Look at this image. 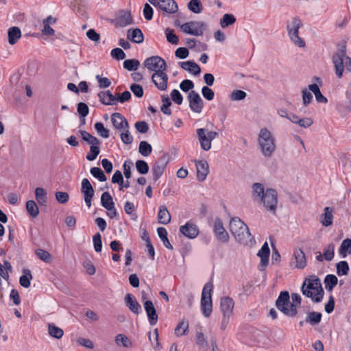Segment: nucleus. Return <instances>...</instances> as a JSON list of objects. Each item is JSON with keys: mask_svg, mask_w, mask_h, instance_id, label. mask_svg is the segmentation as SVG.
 <instances>
[{"mask_svg": "<svg viewBox=\"0 0 351 351\" xmlns=\"http://www.w3.org/2000/svg\"><path fill=\"white\" fill-rule=\"evenodd\" d=\"M157 232L158 237L162 240L163 245L168 249L172 250L173 249V246L170 243L168 238H167V232L166 229L163 227H159L157 228Z\"/></svg>", "mask_w": 351, "mask_h": 351, "instance_id": "obj_41", "label": "nucleus"}, {"mask_svg": "<svg viewBox=\"0 0 351 351\" xmlns=\"http://www.w3.org/2000/svg\"><path fill=\"white\" fill-rule=\"evenodd\" d=\"M90 171L93 176L97 178L100 182H104L107 180L104 173L99 167H92Z\"/></svg>", "mask_w": 351, "mask_h": 351, "instance_id": "obj_58", "label": "nucleus"}, {"mask_svg": "<svg viewBox=\"0 0 351 351\" xmlns=\"http://www.w3.org/2000/svg\"><path fill=\"white\" fill-rule=\"evenodd\" d=\"M301 290L304 295L311 298L314 302H320L323 299L324 291L321 281L315 275L304 280Z\"/></svg>", "mask_w": 351, "mask_h": 351, "instance_id": "obj_1", "label": "nucleus"}, {"mask_svg": "<svg viewBox=\"0 0 351 351\" xmlns=\"http://www.w3.org/2000/svg\"><path fill=\"white\" fill-rule=\"evenodd\" d=\"M79 132L80 133L82 139L88 144L90 145V146L101 145V142L99 139L86 131L80 130Z\"/></svg>", "mask_w": 351, "mask_h": 351, "instance_id": "obj_34", "label": "nucleus"}, {"mask_svg": "<svg viewBox=\"0 0 351 351\" xmlns=\"http://www.w3.org/2000/svg\"><path fill=\"white\" fill-rule=\"evenodd\" d=\"M197 177L199 181L206 180L209 173V166L206 160L196 161Z\"/></svg>", "mask_w": 351, "mask_h": 351, "instance_id": "obj_23", "label": "nucleus"}, {"mask_svg": "<svg viewBox=\"0 0 351 351\" xmlns=\"http://www.w3.org/2000/svg\"><path fill=\"white\" fill-rule=\"evenodd\" d=\"M35 197L40 205H46L47 202V191L43 188L38 187L36 189Z\"/></svg>", "mask_w": 351, "mask_h": 351, "instance_id": "obj_37", "label": "nucleus"}, {"mask_svg": "<svg viewBox=\"0 0 351 351\" xmlns=\"http://www.w3.org/2000/svg\"><path fill=\"white\" fill-rule=\"evenodd\" d=\"M95 129L96 130L97 134L105 138H107L110 136V131L107 128H106L104 124L101 122H97L95 124Z\"/></svg>", "mask_w": 351, "mask_h": 351, "instance_id": "obj_53", "label": "nucleus"}, {"mask_svg": "<svg viewBox=\"0 0 351 351\" xmlns=\"http://www.w3.org/2000/svg\"><path fill=\"white\" fill-rule=\"evenodd\" d=\"M140 66V62L135 59H128L123 62V67L131 71H136Z\"/></svg>", "mask_w": 351, "mask_h": 351, "instance_id": "obj_51", "label": "nucleus"}, {"mask_svg": "<svg viewBox=\"0 0 351 351\" xmlns=\"http://www.w3.org/2000/svg\"><path fill=\"white\" fill-rule=\"evenodd\" d=\"M81 192L84 195L86 206L90 208L91 206V200L94 196L95 191L87 178H84L82 181Z\"/></svg>", "mask_w": 351, "mask_h": 351, "instance_id": "obj_16", "label": "nucleus"}, {"mask_svg": "<svg viewBox=\"0 0 351 351\" xmlns=\"http://www.w3.org/2000/svg\"><path fill=\"white\" fill-rule=\"evenodd\" d=\"M99 101L104 105H114L117 102V97L113 95L110 90L101 91L98 93Z\"/></svg>", "mask_w": 351, "mask_h": 351, "instance_id": "obj_25", "label": "nucleus"}, {"mask_svg": "<svg viewBox=\"0 0 351 351\" xmlns=\"http://www.w3.org/2000/svg\"><path fill=\"white\" fill-rule=\"evenodd\" d=\"M99 152V145L90 146V152L86 156V159L89 161L95 160Z\"/></svg>", "mask_w": 351, "mask_h": 351, "instance_id": "obj_60", "label": "nucleus"}, {"mask_svg": "<svg viewBox=\"0 0 351 351\" xmlns=\"http://www.w3.org/2000/svg\"><path fill=\"white\" fill-rule=\"evenodd\" d=\"M213 289V285L211 282H208L203 287L201 297V309L203 315L208 317L212 313V299L211 293Z\"/></svg>", "mask_w": 351, "mask_h": 351, "instance_id": "obj_7", "label": "nucleus"}, {"mask_svg": "<svg viewBox=\"0 0 351 351\" xmlns=\"http://www.w3.org/2000/svg\"><path fill=\"white\" fill-rule=\"evenodd\" d=\"M162 105L160 107V110L165 114L169 116L171 114V110L169 106L171 105V101L167 95L162 96Z\"/></svg>", "mask_w": 351, "mask_h": 351, "instance_id": "obj_50", "label": "nucleus"}, {"mask_svg": "<svg viewBox=\"0 0 351 351\" xmlns=\"http://www.w3.org/2000/svg\"><path fill=\"white\" fill-rule=\"evenodd\" d=\"M111 56L117 60H123L125 58V53L120 48H115L111 51Z\"/></svg>", "mask_w": 351, "mask_h": 351, "instance_id": "obj_63", "label": "nucleus"}, {"mask_svg": "<svg viewBox=\"0 0 351 351\" xmlns=\"http://www.w3.org/2000/svg\"><path fill=\"white\" fill-rule=\"evenodd\" d=\"M276 306L279 311L289 317H295L298 313L295 305H293L290 302L289 293L287 291L280 293L276 301Z\"/></svg>", "mask_w": 351, "mask_h": 351, "instance_id": "obj_5", "label": "nucleus"}, {"mask_svg": "<svg viewBox=\"0 0 351 351\" xmlns=\"http://www.w3.org/2000/svg\"><path fill=\"white\" fill-rule=\"evenodd\" d=\"M138 152L142 156L145 157L148 156L152 152V147L147 141H141L139 144Z\"/></svg>", "mask_w": 351, "mask_h": 351, "instance_id": "obj_48", "label": "nucleus"}, {"mask_svg": "<svg viewBox=\"0 0 351 351\" xmlns=\"http://www.w3.org/2000/svg\"><path fill=\"white\" fill-rule=\"evenodd\" d=\"M270 250L267 242H265L261 250L258 251L257 255L261 258V263L258 265L260 271H264L265 267L269 263V256Z\"/></svg>", "mask_w": 351, "mask_h": 351, "instance_id": "obj_18", "label": "nucleus"}, {"mask_svg": "<svg viewBox=\"0 0 351 351\" xmlns=\"http://www.w3.org/2000/svg\"><path fill=\"white\" fill-rule=\"evenodd\" d=\"M196 132L201 148L204 151H208L211 148L212 141L218 136V133L214 131L209 132L205 128H199Z\"/></svg>", "mask_w": 351, "mask_h": 351, "instance_id": "obj_8", "label": "nucleus"}, {"mask_svg": "<svg viewBox=\"0 0 351 351\" xmlns=\"http://www.w3.org/2000/svg\"><path fill=\"white\" fill-rule=\"evenodd\" d=\"M258 142L263 155L270 158L276 149L275 138L271 132L265 128L261 129Z\"/></svg>", "mask_w": 351, "mask_h": 351, "instance_id": "obj_4", "label": "nucleus"}, {"mask_svg": "<svg viewBox=\"0 0 351 351\" xmlns=\"http://www.w3.org/2000/svg\"><path fill=\"white\" fill-rule=\"evenodd\" d=\"M188 8L195 14H199L202 11V5L200 0H191L188 3Z\"/></svg>", "mask_w": 351, "mask_h": 351, "instance_id": "obj_52", "label": "nucleus"}, {"mask_svg": "<svg viewBox=\"0 0 351 351\" xmlns=\"http://www.w3.org/2000/svg\"><path fill=\"white\" fill-rule=\"evenodd\" d=\"M180 232L189 239H194L198 235L199 229L195 224L187 222L180 227Z\"/></svg>", "mask_w": 351, "mask_h": 351, "instance_id": "obj_20", "label": "nucleus"}, {"mask_svg": "<svg viewBox=\"0 0 351 351\" xmlns=\"http://www.w3.org/2000/svg\"><path fill=\"white\" fill-rule=\"evenodd\" d=\"M94 249L95 252H99L102 249L101 236L99 233H96L93 237Z\"/></svg>", "mask_w": 351, "mask_h": 351, "instance_id": "obj_61", "label": "nucleus"}, {"mask_svg": "<svg viewBox=\"0 0 351 351\" xmlns=\"http://www.w3.org/2000/svg\"><path fill=\"white\" fill-rule=\"evenodd\" d=\"M101 204L107 210L111 209L114 206L112 197L108 192H104L101 195Z\"/></svg>", "mask_w": 351, "mask_h": 351, "instance_id": "obj_39", "label": "nucleus"}, {"mask_svg": "<svg viewBox=\"0 0 351 351\" xmlns=\"http://www.w3.org/2000/svg\"><path fill=\"white\" fill-rule=\"evenodd\" d=\"M295 259V267L302 269L306 265L305 254L301 249H295L293 253Z\"/></svg>", "mask_w": 351, "mask_h": 351, "instance_id": "obj_29", "label": "nucleus"}, {"mask_svg": "<svg viewBox=\"0 0 351 351\" xmlns=\"http://www.w3.org/2000/svg\"><path fill=\"white\" fill-rule=\"evenodd\" d=\"M332 61L334 64L335 73L339 79L346 72L351 71V58L346 54V47L342 45L332 56Z\"/></svg>", "mask_w": 351, "mask_h": 351, "instance_id": "obj_3", "label": "nucleus"}, {"mask_svg": "<svg viewBox=\"0 0 351 351\" xmlns=\"http://www.w3.org/2000/svg\"><path fill=\"white\" fill-rule=\"evenodd\" d=\"M155 7H158L166 13L172 14L177 12L178 6L174 0H148Z\"/></svg>", "mask_w": 351, "mask_h": 351, "instance_id": "obj_10", "label": "nucleus"}, {"mask_svg": "<svg viewBox=\"0 0 351 351\" xmlns=\"http://www.w3.org/2000/svg\"><path fill=\"white\" fill-rule=\"evenodd\" d=\"M36 254L40 260L45 263H49L52 261L51 254L43 249H38L36 250Z\"/></svg>", "mask_w": 351, "mask_h": 351, "instance_id": "obj_56", "label": "nucleus"}, {"mask_svg": "<svg viewBox=\"0 0 351 351\" xmlns=\"http://www.w3.org/2000/svg\"><path fill=\"white\" fill-rule=\"evenodd\" d=\"M124 301L126 306L133 313L138 314L141 312V306L132 294L127 293L125 296Z\"/></svg>", "mask_w": 351, "mask_h": 351, "instance_id": "obj_22", "label": "nucleus"}, {"mask_svg": "<svg viewBox=\"0 0 351 351\" xmlns=\"http://www.w3.org/2000/svg\"><path fill=\"white\" fill-rule=\"evenodd\" d=\"M143 306L150 325H155L158 321V315L153 302L151 300H145L143 302Z\"/></svg>", "mask_w": 351, "mask_h": 351, "instance_id": "obj_19", "label": "nucleus"}, {"mask_svg": "<svg viewBox=\"0 0 351 351\" xmlns=\"http://www.w3.org/2000/svg\"><path fill=\"white\" fill-rule=\"evenodd\" d=\"M23 273V275L21 276L19 279L20 285L25 288H28L30 286V280L32 278V275L30 270L27 269H24Z\"/></svg>", "mask_w": 351, "mask_h": 351, "instance_id": "obj_42", "label": "nucleus"}, {"mask_svg": "<svg viewBox=\"0 0 351 351\" xmlns=\"http://www.w3.org/2000/svg\"><path fill=\"white\" fill-rule=\"evenodd\" d=\"M302 25L301 21L298 18H292L287 22V30L289 37L292 43L299 47H304V40L299 36V29Z\"/></svg>", "mask_w": 351, "mask_h": 351, "instance_id": "obj_6", "label": "nucleus"}, {"mask_svg": "<svg viewBox=\"0 0 351 351\" xmlns=\"http://www.w3.org/2000/svg\"><path fill=\"white\" fill-rule=\"evenodd\" d=\"M278 194L276 190L273 189H267L265 191V195L260 199L263 202L265 206L269 210L275 212L277 205Z\"/></svg>", "mask_w": 351, "mask_h": 351, "instance_id": "obj_11", "label": "nucleus"}, {"mask_svg": "<svg viewBox=\"0 0 351 351\" xmlns=\"http://www.w3.org/2000/svg\"><path fill=\"white\" fill-rule=\"evenodd\" d=\"M130 90L134 93V95L138 98H141L143 96V93H144L143 88L139 84H131Z\"/></svg>", "mask_w": 351, "mask_h": 351, "instance_id": "obj_64", "label": "nucleus"}, {"mask_svg": "<svg viewBox=\"0 0 351 351\" xmlns=\"http://www.w3.org/2000/svg\"><path fill=\"white\" fill-rule=\"evenodd\" d=\"M324 282L326 289L328 291H331L337 285L338 278L335 275L328 274L325 277Z\"/></svg>", "mask_w": 351, "mask_h": 351, "instance_id": "obj_40", "label": "nucleus"}, {"mask_svg": "<svg viewBox=\"0 0 351 351\" xmlns=\"http://www.w3.org/2000/svg\"><path fill=\"white\" fill-rule=\"evenodd\" d=\"M8 42L10 45L15 44L21 36V32L18 27H12L8 32Z\"/></svg>", "mask_w": 351, "mask_h": 351, "instance_id": "obj_33", "label": "nucleus"}, {"mask_svg": "<svg viewBox=\"0 0 351 351\" xmlns=\"http://www.w3.org/2000/svg\"><path fill=\"white\" fill-rule=\"evenodd\" d=\"M213 231L219 241L223 243H226L228 241L229 235L223 228L221 220L218 217L215 220Z\"/></svg>", "mask_w": 351, "mask_h": 351, "instance_id": "obj_17", "label": "nucleus"}, {"mask_svg": "<svg viewBox=\"0 0 351 351\" xmlns=\"http://www.w3.org/2000/svg\"><path fill=\"white\" fill-rule=\"evenodd\" d=\"M335 254V245L330 243L327 245L323 250V256L327 261H330L334 258Z\"/></svg>", "mask_w": 351, "mask_h": 351, "instance_id": "obj_47", "label": "nucleus"}, {"mask_svg": "<svg viewBox=\"0 0 351 351\" xmlns=\"http://www.w3.org/2000/svg\"><path fill=\"white\" fill-rule=\"evenodd\" d=\"M246 93L241 90H234L230 95V99L233 101H241L246 97Z\"/></svg>", "mask_w": 351, "mask_h": 351, "instance_id": "obj_62", "label": "nucleus"}, {"mask_svg": "<svg viewBox=\"0 0 351 351\" xmlns=\"http://www.w3.org/2000/svg\"><path fill=\"white\" fill-rule=\"evenodd\" d=\"M289 120L292 123L298 124L300 127L304 128L310 127L313 123V120L311 118L306 117V118L301 119L298 116L293 114H290Z\"/></svg>", "mask_w": 351, "mask_h": 351, "instance_id": "obj_28", "label": "nucleus"}, {"mask_svg": "<svg viewBox=\"0 0 351 351\" xmlns=\"http://www.w3.org/2000/svg\"><path fill=\"white\" fill-rule=\"evenodd\" d=\"M333 209L330 207H326L324 208V213L321 216V223L322 224L325 226H329L332 223V219H333V215H332Z\"/></svg>", "mask_w": 351, "mask_h": 351, "instance_id": "obj_31", "label": "nucleus"}, {"mask_svg": "<svg viewBox=\"0 0 351 351\" xmlns=\"http://www.w3.org/2000/svg\"><path fill=\"white\" fill-rule=\"evenodd\" d=\"M346 101L345 103H339L337 106V109L340 112H348L351 110V93L347 91L346 93Z\"/></svg>", "mask_w": 351, "mask_h": 351, "instance_id": "obj_35", "label": "nucleus"}, {"mask_svg": "<svg viewBox=\"0 0 351 351\" xmlns=\"http://www.w3.org/2000/svg\"><path fill=\"white\" fill-rule=\"evenodd\" d=\"M189 107L193 112L200 113L203 108V100L198 93L191 90L188 95Z\"/></svg>", "mask_w": 351, "mask_h": 351, "instance_id": "obj_14", "label": "nucleus"}, {"mask_svg": "<svg viewBox=\"0 0 351 351\" xmlns=\"http://www.w3.org/2000/svg\"><path fill=\"white\" fill-rule=\"evenodd\" d=\"M136 168L141 174H146L149 171L147 163L142 160H138L136 162Z\"/></svg>", "mask_w": 351, "mask_h": 351, "instance_id": "obj_59", "label": "nucleus"}, {"mask_svg": "<svg viewBox=\"0 0 351 351\" xmlns=\"http://www.w3.org/2000/svg\"><path fill=\"white\" fill-rule=\"evenodd\" d=\"M179 64L182 69L193 73L195 75H199L201 72L199 66L195 62H179Z\"/></svg>", "mask_w": 351, "mask_h": 351, "instance_id": "obj_27", "label": "nucleus"}, {"mask_svg": "<svg viewBox=\"0 0 351 351\" xmlns=\"http://www.w3.org/2000/svg\"><path fill=\"white\" fill-rule=\"evenodd\" d=\"M189 328V324L184 321L180 322L175 328V334L178 337L182 336L186 334Z\"/></svg>", "mask_w": 351, "mask_h": 351, "instance_id": "obj_54", "label": "nucleus"}, {"mask_svg": "<svg viewBox=\"0 0 351 351\" xmlns=\"http://www.w3.org/2000/svg\"><path fill=\"white\" fill-rule=\"evenodd\" d=\"M116 27H124L133 23L130 12L128 10H120L116 17L112 20Z\"/></svg>", "mask_w": 351, "mask_h": 351, "instance_id": "obj_13", "label": "nucleus"}, {"mask_svg": "<svg viewBox=\"0 0 351 351\" xmlns=\"http://www.w3.org/2000/svg\"><path fill=\"white\" fill-rule=\"evenodd\" d=\"M158 219V222L161 224L166 225L170 223L171 215L165 206L162 205L160 206Z\"/></svg>", "mask_w": 351, "mask_h": 351, "instance_id": "obj_30", "label": "nucleus"}, {"mask_svg": "<svg viewBox=\"0 0 351 351\" xmlns=\"http://www.w3.org/2000/svg\"><path fill=\"white\" fill-rule=\"evenodd\" d=\"M252 192L254 198L255 199H258L259 200L265 193L263 185L261 183H254L253 184Z\"/></svg>", "mask_w": 351, "mask_h": 351, "instance_id": "obj_46", "label": "nucleus"}, {"mask_svg": "<svg viewBox=\"0 0 351 351\" xmlns=\"http://www.w3.org/2000/svg\"><path fill=\"white\" fill-rule=\"evenodd\" d=\"M111 121L113 126L117 130H122L128 128V123L126 119L120 113H113L111 116Z\"/></svg>", "mask_w": 351, "mask_h": 351, "instance_id": "obj_24", "label": "nucleus"}, {"mask_svg": "<svg viewBox=\"0 0 351 351\" xmlns=\"http://www.w3.org/2000/svg\"><path fill=\"white\" fill-rule=\"evenodd\" d=\"M234 306V300L230 297H224L221 299L220 309L223 315L231 317Z\"/></svg>", "mask_w": 351, "mask_h": 351, "instance_id": "obj_21", "label": "nucleus"}, {"mask_svg": "<svg viewBox=\"0 0 351 351\" xmlns=\"http://www.w3.org/2000/svg\"><path fill=\"white\" fill-rule=\"evenodd\" d=\"M193 36H202L206 28V24L203 21H191Z\"/></svg>", "mask_w": 351, "mask_h": 351, "instance_id": "obj_32", "label": "nucleus"}, {"mask_svg": "<svg viewBox=\"0 0 351 351\" xmlns=\"http://www.w3.org/2000/svg\"><path fill=\"white\" fill-rule=\"evenodd\" d=\"M127 38L135 43H142L144 40L142 31L139 28L130 29L127 32Z\"/></svg>", "mask_w": 351, "mask_h": 351, "instance_id": "obj_26", "label": "nucleus"}, {"mask_svg": "<svg viewBox=\"0 0 351 351\" xmlns=\"http://www.w3.org/2000/svg\"><path fill=\"white\" fill-rule=\"evenodd\" d=\"M236 22L235 16L232 14H225L220 19V25L222 28H226Z\"/></svg>", "mask_w": 351, "mask_h": 351, "instance_id": "obj_45", "label": "nucleus"}, {"mask_svg": "<svg viewBox=\"0 0 351 351\" xmlns=\"http://www.w3.org/2000/svg\"><path fill=\"white\" fill-rule=\"evenodd\" d=\"M322 314L318 312H310L308 313L305 322L314 326L318 324L321 322Z\"/></svg>", "mask_w": 351, "mask_h": 351, "instance_id": "obj_43", "label": "nucleus"}, {"mask_svg": "<svg viewBox=\"0 0 351 351\" xmlns=\"http://www.w3.org/2000/svg\"><path fill=\"white\" fill-rule=\"evenodd\" d=\"M168 161V156L167 155H162L154 163L152 171L153 173V179L155 182L157 181L162 175Z\"/></svg>", "mask_w": 351, "mask_h": 351, "instance_id": "obj_12", "label": "nucleus"}, {"mask_svg": "<svg viewBox=\"0 0 351 351\" xmlns=\"http://www.w3.org/2000/svg\"><path fill=\"white\" fill-rule=\"evenodd\" d=\"M26 209L32 217L36 218L38 217L39 210L34 200H29L26 202Z\"/></svg>", "mask_w": 351, "mask_h": 351, "instance_id": "obj_44", "label": "nucleus"}, {"mask_svg": "<svg viewBox=\"0 0 351 351\" xmlns=\"http://www.w3.org/2000/svg\"><path fill=\"white\" fill-rule=\"evenodd\" d=\"M168 80V75L165 71H158L157 73H154L152 75V82L158 90L162 91L167 89Z\"/></svg>", "mask_w": 351, "mask_h": 351, "instance_id": "obj_15", "label": "nucleus"}, {"mask_svg": "<svg viewBox=\"0 0 351 351\" xmlns=\"http://www.w3.org/2000/svg\"><path fill=\"white\" fill-rule=\"evenodd\" d=\"M165 34L167 40L169 43L173 45H178L179 43L178 37L174 34V31L172 29L167 28L165 30Z\"/></svg>", "mask_w": 351, "mask_h": 351, "instance_id": "obj_57", "label": "nucleus"}, {"mask_svg": "<svg viewBox=\"0 0 351 351\" xmlns=\"http://www.w3.org/2000/svg\"><path fill=\"white\" fill-rule=\"evenodd\" d=\"M337 274L339 276H345L348 274L349 265L348 263L345 261H341L337 263Z\"/></svg>", "mask_w": 351, "mask_h": 351, "instance_id": "obj_49", "label": "nucleus"}, {"mask_svg": "<svg viewBox=\"0 0 351 351\" xmlns=\"http://www.w3.org/2000/svg\"><path fill=\"white\" fill-rule=\"evenodd\" d=\"M339 254L342 258H346L348 254H351V239H344L339 248Z\"/></svg>", "mask_w": 351, "mask_h": 351, "instance_id": "obj_36", "label": "nucleus"}, {"mask_svg": "<svg viewBox=\"0 0 351 351\" xmlns=\"http://www.w3.org/2000/svg\"><path fill=\"white\" fill-rule=\"evenodd\" d=\"M143 64L145 67L154 73H157L158 71H165L167 69L166 62L158 56L146 58Z\"/></svg>", "mask_w": 351, "mask_h": 351, "instance_id": "obj_9", "label": "nucleus"}, {"mask_svg": "<svg viewBox=\"0 0 351 351\" xmlns=\"http://www.w3.org/2000/svg\"><path fill=\"white\" fill-rule=\"evenodd\" d=\"M48 326L49 335L56 339H61L64 335L63 330L53 323H49Z\"/></svg>", "mask_w": 351, "mask_h": 351, "instance_id": "obj_38", "label": "nucleus"}, {"mask_svg": "<svg viewBox=\"0 0 351 351\" xmlns=\"http://www.w3.org/2000/svg\"><path fill=\"white\" fill-rule=\"evenodd\" d=\"M230 231L234 239L241 244L251 245L254 241L247 226L239 217H234L231 219Z\"/></svg>", "mask_w": 351, "mask_h": 351, "instance_id": "obj_2", "label": "nucleus"}, {"mask_svg": "<svg viewBox=\"0 0 351 351\" xmlns=\"http://www.w3.org/2000/svg\"><path fill=\"white\" fill-rule=\"evenodd\" d=\"M49 20H53L51 16H49L43 21V29L42 33L45 35H53L55 32L49 25Z\"/></svg>", "mask_w": 351, "mask_h": 351, "instance_id": "obj_55", "label": "nucleus"}]
</instances>
